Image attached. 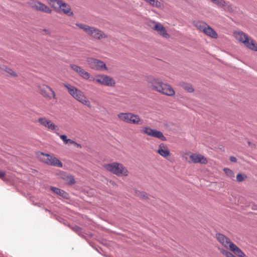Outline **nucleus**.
<instances>
[{"label": "nucleus", "instance_id": "nucleus-17", "mask_svg": "<svg viewBox=\"0 0 257 257\" xmlns=\"http://www.w3.org/2000/svg\"><path fill=\"white\" fill-rule=\"evenodd\" d=\"M154 23L155 25L153 27V29L157 31L159 34L164 37L167 38L168 36V34L165 27L160 23H156L155 22H154Z\"/></svg>", "mask_w": 257, "mask_h": 257}, {"label": "nucleus", "instance_id": "nucleus-12", "mask_svg": "<svg viewBox=\"0 0 257 257\" xmlns=\"http://www.w3.org/2000/svg\"><path fill=\"white\" fill-rule=\"evenodd\" d=\"M38 122L49 130L55 131L56 129L57 126L51 120L46 119L45 117H40L38 119Z\"/></svg>", "mask_w": 257, "mask_h": 257}, {"label": "nucleus", "instance_id": "nucleus-7", "mask_svg": "<svg viewBox=\"0 0 257 257\" xmlns=\"http://www.w3.org/2000/svg\"><path fill=\"white\" fill-rule=\"evenodd\" d=\"M39 157L42 162L49 165L57 167H62L63 166L62 163L54 156L41 153Z\"/></svg>", "mask_w": 257, "mask_h": 257}, {"label": "nucleus", "instance_id": "nucleus-14", "mask_svg": "<svg viewBox=\"0 0 257 257\" xmlns=\"http://www.w3.org/2000/svg\"><path fill=\"white\" fill-rule=\"evenodd\" d=\"M60 6V8L58 9L57 11V12L63 13L68 16H72L73 15V13L71 11V7L69 5L63 1L61 5Z\"/></svg>", "mask_w": 257, "mask_h": 257}, {"label": "nucleus", "instance_id": "nucleus-32", "mask_svg": "<svg viewBox=\"0 0 257 257\" xmlns=\"http://www.w3.org/2000/svg\"><path fill=\"white\" fill-rule=\"evenodd\" d=\"M246 178V176L241 174H238L236 176V180L238 182H241Z\"/></svg>", "mask_w": 257, "mask_h": 257}, {"label": "nucleus", "instance_id": "nucleus-38", "mask_svg": "<svg viewBox=\"0 0 257 257\" xmlns=\"http://www.w3.org/2000/svg\"><path fill=\"white\" fill-rule=\"evenodd\" d=\"M5 176V172L4 171H0V178L4 179Z\"/></svg>", "mask_w": 257, "mask_h": 257}, {"label": "nucleus", "instance_id": "nucleus-10", "mask_svg": "<svg viewBox=\"0 0 257 257\" xmlns=\"http://www.w3.org/2000/svg\"><path fill=\"white\" fill-rule=\"evenodd\" d=\"M39 90L41 94L46 98L49 99L52 98L56 99V96L55 92L49 86L46 85H41L39 86Z\"/></svg>", "mask_w": 257, "mask_h": 257}, {"label": "nucleus", "instance_id": "nucleus-18", "mask_svg": "<svg viewBox=\"0 0 257 257\" xmlns=\"http://www.w3.org/2000/svg\"><path fill=\"white\" fill-rule=\"evenodd\" d=\"M164 148H165V145L163 143H161L160 144L157 152L161 156L167 158L170 155V153L168 149H164Z\"/></svg>", "mask_w": 257, "mask_h": 257}, {"label": "nucleus", "instance_id": "nucleus-35", "mask_svg": "<svg viewBox=\"0 0 257 257\" xmlns=\"http://www.w3.org/2000/svg\"><path fill=\"white\" fill-rule=\"evenodd\" d=\"M67 144H75L77 145V146H79L80 145L78 144L77 143H76L75 141L71 140V139H68L67 141Z\"/></svg>", "mask_w": 257, "mask_h": 257}, {"label": "nucleus", "instance_id": "nucleus-3", "mask_svg": "<svg viewBox=\"0 0 257 257\" xmlns=\"http://www.w3.org/2000/svg\"><path fill=\"white\" fill-rule=\"evenodd\" d=\"M76 25L83 30L88 35L94 39H100L107 37L106 35L103 32L94 27H90L88 25L80 23H77Z\"/></svg>", "mask_w": 257, "mask_h": 257}, {"label": "nucleus", "instance_id": "nucleus-36", "mask_svg": "<svg viewBox=\"0 0 257 257\" xmlns=\"http://www.w3.org/2000/svg\"><path fill=\"white\" fill-rule=\"evenodd\" d=\"M185 89L189 92H192L194 90V89L192 86H186L185 87Z\"/></svg>", "mask_w": 257, "mask_h": 257}, {"label": "nucleus", "instance_id": "nucleus-22", "mask_svg": "<svg viewBox=\"0 0 257 257\" xmlns=\"http://www.w3.org/2000/svg\"><path fill=\"white\" fill-rule=\"evenodd\" d=\"M62 0H49V4L56 11L60 8Z\"/></svg>", "mask_w": 257, "mask_h": 257}, {"label": "nucleus", "instance_id": "nucleus-8", "mask_svg": "<svg viewBox=\"0 0 257 257\" xmlns=\"http://www.w3.org/2000/svg\"><path fill=\"white\" fill-rule=\"evenodd\" d=\"M93 81L106 86H114L115 84L113 78L105 75H98L93 79Z\"/></svg>", "mask_w": 257, "mask_h": 257}, {"label": "nucleus", "instance_id": "nucleus-37", "mask_svg": "<svg viewBox=\"0 0 257 257\" xmlns=\"http://www.w3.org/2000/svg\"><path fill=\"white\" fill-rule=\"evenodd\" d=\"M219 250L220 251V252L224 255H225V256L227 254V252H228V251L226 250H225L223 248H219Z\"/></svg>", "mask_w": 257, "mask_h": 257}, {"label": "nucleus", "instance_id": "nucleus-42", "mask_svg": "<svg viewBox=\"0 0 257 257\" xmlns=\"http://www.w3.org/2000/svg\"><path fill=\"white\" fill-rule=\"evenodd\" d=\"M46 211L50 212V210H49L48 209H45Z\"/></svg>", "mask_w": 257, "mask_h": 257}, {"label": "nucleus", "instance_id": "nucleus-34", "mask_svg": "<svg viewBox=\"0 0 257 257\" xmlns=\"http://www.w3.org/2000/svg\"><path fill=\"white\" fill-rule=\"evenodd\" d=\"M60 138L63 140L65 144H67V141L68 139H67V137L66 135H61L60 136Z\"/></svg>", "mask_w": 257, "mask_h": 257}, {"label": "nucleus", "instance_id": "nucleus-40", "mask_svg": "<svg viewBox=\"0 0 257 257\" xmlns=\"http://www.w3.org/2000/svg\"><path fill=\"white\" fill-rule=\"evenodd\" d=\"M226 257H236L231 252H230L229 251H228V252H227V254H226Z\"/></svg>", "mask_w": 257, "mask_h": 257}, {"label": "nucleus", "instance_id": "nucleus-2", "mask_svg": "<svg viewBox=\"0 0 257 257\" xmlns=\"http://www.w3.org/2000/svg\"><path fill=\"white\" fill-rule=\"evenodd\" d=\"M64 87L67 89L69 93L76 100L82 104L91 108L90 101L87 99L83 92L77 88L68 84H64Z\"/></svg>", "mask_w": 257, "mask_h": 257}, {"label": "nucleus", "instance_id": "nucleus-16", "mask_svg": "<svg viewBox=\"0 0 257 257\" xmlns=\"http://www.w3.org/2000/svg\"><path fill=\"white\" fill-rule=\"evenodd\" d=\"M211 2L216 5L218 7L228 11H231L232 8L229 3L224 0H210Z\"/></svg>", "mask_w": 257, "mask_h": 257}, {"label": "nucleus", "instance_id": "nucleus-24", "mask_svg": "<svg viewBox=\"0 0 257 257\" xmlns=\"http://www.w3.org/2000/svg\"><path fill=\"white\" fill-rule=\"evenodd\" d=\"M153 137L159 139L163 141H165L167 140L166 138L164 136L163 133L157 130Z\"/></svg>", "mask_w": 257, "mask_h": 257}, {"label": "nucleus", "instance_id": "nucleus-4", "mask_svg": "<svg viewBox=\"0 0 257 257\" xmlns=\"http://www.w3.org/2000/svg\"><path fill=\"white\" fill-rule=\"evenodd\" d=\"M117 117L121 120L127 123L141 125L144 122L143 120L138 115L131 112L119 113Z\"/></svg>", "mask_w": 257, "mask_h": 257}, {"label": "nucleus", "instance_id": "nucleus-13", "mask_svg": "<svg viewBox=\"0 0 257 257\" xmlns=\"http://www.w3.org/2000/svg\"><path fill=\"white\" fill-rule=\"evenodd\" d=\"M190 159L193 163H199L202 164H206L207 163L206 158L200 154H192L190 155Z\"/></svg>", "mask_w": 257, "mask_h": 257}, {"label": "nucleus", "instance_id": "nucleus-11", "mask_svg": "<svg viewBox=\"0 0 257 257\" xmlns=\"http://www.w3.org/2000/svg\"><path fill=\"white\" fill-rule=\"evenodd\" d=\"M33 8L37 11L44 12L47 14H51L52 10L45 4L39 2V1H35L33 3Z\"/></svg>", "mask_w": 257, "mask_h": 257}, {"label": "nucleus", "instance_id": "nucleus-25", "mask_svg": "<svg viewBox=\"0 0 257 257\" xmlns=\"http://www.w3.org/2000/svg\"><path fill=\"white\" fill-rule=\"evenodd\" d=\"M64 179L66 181V182L69 184L72 185L75 183V181L73 177V176L71 175H66L64 178Z\"/></svg>", "mask_w": 257, "mask_h": 257}, {"label": "nucleus", "instance_id": "nucleus-31", "mask_svg": "<svg viewBox=\"0 0 257 257\" xmlns=\"http://www.w3.org/2000/svg\"><path fill=\"white\" fill-rule=\"evenodd\" d=\"M137 195L141 198L146 199L148 198L146 193L145 192H136Z\"/></svg>", "mask_w": 257, "mask_h": 257}, {"label": "nucleus", "instance_id": "nucleus-28", "mask_svg": "<svg viewBox=\"0 0 257 257\" xmlns=\"http://www.w3.org/2000/svg\"><path fill=\"white\" fill-rule=\"evenodd\" d=\"M70 67L73 70L77 72L78 74L82 69L81 67L75 64L71 65Z\"/></svg>", "mask_w": 257, "mask_h": 257}, {"label": "nucleus", "instance_id": "nucleus-30", "mask_svg": "<svg viewBox=\"0 0 257 257\" xmlns=\"http://www.w3.org/2000/svg\"><path fill=\"white\" fill-rule=\"evenodd\" d=\"M71 229L78 234L80 235L82 232V229L78 226L75 225L71 227Z\"/></svg>", "mask_w": 257, "mask_h": 257}, {"label": "nucleus", "instance_id": "nucleus-5", "mask_svg": "<svg viewBox=\"0 0 257 257\" xmlns=\"http://www.w3.org/2000/svg\"><path fill=\"white\" fill-rule=\"evenodd\" d=\"M236 39L242 42L249 49L257 51V44L251 39H249L247 35L241 31L235 32L234 33Z\"/></svg>", "mask_w": 257, "mask_h": 257}, {"label": "nucleus", "instance_id": "nucleus-21", "mask_svg": "<svg viewBox=\"0 0 257 257\" xmlns=\"http://www.w3.org/2000/svg\"><path fill=\"white\" fill-rule=\"evenodd\" d=\"M51 190L55 194L59 195L64 198L67 199L68 198V194L63 190L60 189L55 187H51Z\"/></svg>", "mask_w": 257, "mask_h": 257}, {"label": "nucleus", "instance_id": "nucleus-26", "mask_svg": "<svg viewBox=\"0 0 257 257\" xmlns=\"http://www.w3.org/2000/svg\"><path fill=\"white\" fill-rule=\"evenodd\" d=\"M207 25L206 23H203L202 22H198L195 24L196 27L199 29L201 31H203L204 32V29L206 28Z\"/></svg>", "mask_w": 257, "mask_h": 257}, {"label": "nucleus", "instance_id": "nucleus-1", "mask_svg": "<svg viewBox=\"0 0 257 257\" xmlns=\"http://www.w3.org/2000/svg\"><path fill=\"white\" fill-rule=\"evenodd\" d=\"M147 81L151 84L154 90L160 93L168 96H173L175 94V91L170 85L164 83L153 76H148Z\"/></svg>", "mask_w": 257, "mask_h": 257}, {"label": "nucleus", "instance_id": "nucleus-23", "mask_svg": "<svg viewBox=\"0 0 257 257\" xmlns=\"http://www.w3.org/2000/svg\"><path fill=\"white\" fill-rule=\"evenodd\" d=\"M156 129L151 128L150 127H146L143 130V133L146 134L151 137H154L155 133L156 132Z\"/></svg>", "mask_w": 257, "mask_h": 257}, {"label": "nucleus", "instance_id": "nucleus-20", "mask_svg": "<svg viewBox=\"0 0 257 257\" xmlns=\"http://www.w3.org/2000/svg\"><path fill=\"white\" fill-rule=\"evenodd\" d=\"M204 33L207 36L212 38H217L218 37V35L216 33V32L210 26L208 25L206 28L204 29Z\"/></svg>", "mask_w": 257, "mask_h": 257}, {"label": "nucleus", "instance_id": "nucleus-9", "mask_svg": "<svg viewBox=\"0 0 257 257\" xmlns=\"http://www.w3.org/2000/svg\"><path fill=\"white\" fill-rule=\"evenodd\" d=\"M87 62L89 67L94 70H107V68L105 64L100 60L98 59L89 58L87 59Z\"/></svg>", "mask_w": 257, "mask_h": 257}, {"label": "nucleus", "instance_id": "nucleus-27", "mask_svg": "<svg viewBox=\"0 0 257 257\" xmlns=\"http://www.w3.org/2000/svg\"><path fill=\"white\" fill-rule=\"evenodd\" d=\"M79 75L85 79H88L90 78V74L85 71L83 68L79 73Z\"/></svg>", "mask_w": 257, "mask_h": 257}, {"label": "nucleus", "instance_id": "nucleus-6", "mask_svg": "<svg viewBox=\"0 0 257 257\" xmlns=\"http://www.w3.org/2000/svg\"><path fill=\"white\" fill-rule=\"evenodd\" d=\"M104 167L106 170L117 176H126L128 175L127 169L123 165L118 163L107 164Z\"/></svg>", "mask_w": 257, "mask_h": 257}, {"label": "nucleus", "instance_id": "nucleus-41", "mask_svg": "<svg viewBox=\"0 0 257 257\" xmlns=\"http://www.w3.org/2000/svg\"><path fill=\"white\" fill-rule=\"evenodd\" d=\"M43 31L45 32L47 34H49V31L47 29H43Z\"/></svg>", "mask_w": 257, "mask_h": 257}, {"label": "nucleus", "instance_id": "nucleus-19", "mask_svg": "<svg viewBox=\"0 0 257 257\" xmlns=\"http://www.w3.org/2000/svg\"><path fill=\"white\" fill-rule=\"evenodd\" d=\"M229 248L236 255L239 257H245V254L235 244L231 243L229 244Z\"/></svg>", "mask_w": 257, "mask_h": 257}, {"label": "nucleus", "instance_id": "nucleus-33", "mask_svg": "<svg viewBox=\"0 0 257 257\" xmlns=\"http://www.w3.org/2000/svg\"><path fill=\"white\" fill-rule=\"evenodd\" d=\"M6 71L11 76H17L16 73L11 68H6Z\"/></svg>", "mask_w": 257, "mask_h": 257}, {"label": "nucleus", "instance_id": "nucleus-39", "mask_svg": "<svg viewBox=\"0 0 257 257\" xmlns=\"http://www.w3.org/2000/svg\"><path fill=\"white\" fill-rule=\"evenodd\" d=\"M236 158L235 157L231 156L230 157V161L232 162H236Z\"/></svg>", "mask_w": 257, "mask_h": 257}, {"label": "nucleus", "instance_id": "nucleus-15", "mask_svg": "<svg viewBox=\"0 0 257 257\" xmlns=\"http://www.w3.org/2000/svg\"><path fill=\"white\" fill-rule=\"evenodd\" d=\"M216 238L217 240L225 247H229V244L232 243L228 237L220 233L216 234Z\"/></svg>", "mask_w": 257, "mask_h": 257}, {"label": "nucleus", "instance_id": "nucleus-29", "mask_svg": "<svg viewBox=\"0 0 257 257\" xmlns=\"http://www.w3.org/2000/svg\"><path fill=\"white\" fill-rule=\"evenodd\" d=\"M224 173L229 177H232L234 176L233 172L229 169L225 168L223 169Z\"/></svg>", "mask_w": 257, "mask_h": 257}]
</instances>
